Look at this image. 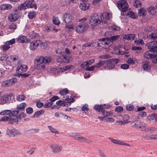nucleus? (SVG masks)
<instances>
[{
  "instance_id": "f257e3e1",
  "label": "nucleus",
  "mask_w": 157,
  "mask_h": 157,
  "mask_svg": "<svg viewBox=\"0 0 157 157\" xmlns=\"http://www.w3.org/2000/svg\"><path fill=\"white\" fill-rule=\"evenodd\" d=\"M34 8L35 10L37 9V6L35 3L34 0H29L21 4L17 7V9L19 10H24L27 8Z\"/></svg>"
},
{
  "instance_id": "f03ea898",
  "label": "nucleus",
  "mask_w": 157,
  "mask_h": 157,
  "mask_svg": "<svg viewBox=\"0 0 157 157\" xmlns=\"http://www.w3.org/2000/svg\"><path fill=\"white\" fill-rule=\"evenodd\" d=\"M35 63L37 69L39 70L44 69L46 67L43 56H38L35 60Z\"/></svg>"
},
{
  "instance_id": "7ed1b4c3",
  "label": "nucleus",
  "mask_w": 157,
  "mask_h": 157,
  "mask_svg": "<svg viewBox=\"0 0 157 157\" xmlns=\"http://www.w3.org/2000/svg\"><path fill=\"white\" fill-rule=\"evenodd\" d=\"M89 20V24L92 26H96L98 25V22H101V19L97 13H95L91 16L90 17Z\"/></svg>"
},
{
  "instance_id": "20e7f679",
  "label": "nucleus",
  "mask_w": 157,
  "mask_h": 157,
  "mask_svg": "<svg viewBox=\"0 0 157 157\" xmlns=\"http://www.w3.org/2000/svg\"><path fill=\"white\" fill-rule=\"evenodd\" d=\"M117 6L122 12H126L128 8L127 2L124 0L119 1L117 3Z\"/></svg>"
},
{
  "instance_id": "39448f33",
  "label": "nucleus",
  "mask_w": 157,
  "mask_h": 157,
  "mask_svg": "<svg viewBox=\"0 0 157 157\" xmlns=\"http://www.w3.org/2000/svg\"><path fill=\"white\" fill-rule=\"evenodd\" d=\"M150 52L147 51L145 52L143 55L144 58L146 59H151L153 63H157V55L155 54H151Z\"/></svg>"
},
{
  "instance_id": "423d86ee",
  "label": "nucleus",
  "mask_w": 157,
  "mask_h": 157,
  "mask_svg": "<svg viewBox=\"0 0 157 157\" xmlns=\"http://www.w3.org/2000/svg\"><path fill=\"white\" fill-rule=\"evenodd\" d=\"M119 61L118 59H111L105 61L107 67L109 69H111L115 68V64H117Z\"/></svg>"
},
{
  "instance_id": "0eeeda50",
  "label": "nucleus",
  "mask_w": 157,
  "mask_h": 157,
  "mask_svg": "<svg viewBox=\"0 0 157 157\" xmlns=\"http://www.w3.org/2000/svg\"><path fill=\"white\" fill-rule=\"evenodd\" d=\"M43 44L42 41L40 40H34L30 43L29 48L31 50L34 51L40 45Z\"/></svg>"
},
{
  "instance_id": "6e6552de",
  "label": "nucleus",
  "mask_w": 157,
  "mask_h": 157,
  "mask_svg": "<svg viewBox=\"0 0 157 157\" xmlns=\"http://www.w3.org/2000/svg\"><path fill=\"white\" fill-rule=\"evenodd\" d=\"M88 28V25L85 24L84 22H80L77 25L76 29V31L78 33H82L85 31Z\"/></svg>"
},
{
  "instance_id": "1a4fd4ad",
  "label": "nucleus",
  "mask_w": 157,
  "mask_h": 157,
  "mask_svg": "<svg viewBox=\"0 0 157 157\" xmlns=\"http://www.w3.org/2000/svg\"><path fill=\"white\" fill-rule=\"evenodd\" d=\"M146 46L148 49L150 50L151 52H152L154 53L157 55V42H151L147 44Z\"/></svg>"
},
{
  "instance_id": "9d476101",
  "label": "nucleus",
  "mask_w": 157,
  "mask_h": 157,
  "mask_svg": "<svg viewBox=\"0 0 157 157\" xmlns=\"http://www.w3.org/2000/svg\"><path fill=\"white\" fill-rule=\"evenodd\" d=\"M17 80L16 78H13L11 79L5 80L2 82V86L4 87L11 86L16 82Z\"/></svg>"
},
{
  "instance_id": "9b49d317",
  "label": "nucleus",
  "mask_w": 157,
  "mask_h": 157,
  "mask_svg": "<svg viewBox=\"0 0 157 157\" xmlns=\"http://www.w3.org/2000/svg\"><path fill=\"white\" fill-rule=\"evenodd\" d=\"M11 96L9 94L0 95V104H4L11 100Z\"/></svg>"
},
{
  "instance_id": "f8f14e48",
  "label": "nucleus",
  "mask_w": 157,
  "mask_h": 157,
  "mask_svg": "<svg viewBox=\"0 0 157 157\" xmlns=\"http://www.w3.org/2000/svg\"><path fill=\"white\" fill-rule=\"evenodd\" d=\"M139 118L137 117L135 118H133L131 121V124L133 123L134 125H132L133 127H136L137 128H141L142 127L141 122L139 121Z\"/></svg>"
},
{
  "instance_id": "ddd939ff",
  "label": "nucleus",
  "mask_w": 157,
  "mask_h": 157,
  "mask_svg": "<svg viewBox=\"0 0 157 157\" xmlns=\"http://www.w3.org/2000/svg\"><path fill=\"white\" fill-rule=\"evenodd\" d=\"M74 18L72 15L70 14L66 13L63 17V21L66 24L70 23Z\"/></svg>"
},
{
  "instance_id": "4468645a",
  "label": "nucleus",
  "mask_w": 157,
  "mask_h": 157,
  "mask_svg": "<svg viewBox=\"0 0 157 157\" xmlns=\"http://www.w3.org/2000/svg\"><path fill=\"white\" fill-rule=\"evenodd\" d=\"M28 69V67L25 65H21L18 67L16 70L17 73L20 75L24 72H25Z\"/></svg>"
},
{
  "instance_id": "2eb2a0df",
  "label": "nucleus",
  "mask_w": 157,
  "mask_h": 157,
  "mask_svg": "<svg viewBox=\"0 0 157 157\" xmlns=\"http://www.w3.org/2000/svg\"><path fill=\"white\" fill-rule=\"evenodd\" d=\"M52 151L55 153H57L62 150V147L60 145H57L53 144L51 146Z\"/></svg>"
},
{
  "instance_id": "dca6fc26",
  "label": "nucleus",
  "mask_w": 157,
  "mask_h": 157,
  "mask_svg": "<svg viewBox=\"0 0 157 157\" xmlns=\"http://www.w3.org/2000/svg\"><path fill=\"white\" fill-rule=\"evenodd\" d=\"M75 140L80 142H85L87 143H89L90 142V141L89 140L86 139L78 133H77L76 135V137L75 138Z\"/></svg>"
},
{
  "instance_id": "f3484780",
  "label": "nucleus",
  "mask_w": 157,
  "mask_h": 157,
  "mask_svg": "<svg viewBox=\"0 0 157 157\" xmlns=\"http://www.w3.org/2000/svg\"><path fill=\"white\" fill-rule=\"evenodd\" d=\"M7 134L9 135H15L18 133V131L14 128L11 127L8 128L6 131Z\"/></svg>"
},
{
  "instance_id": "a211bd4d",
  "label": "nucleus",
  "mask_w": 157,
  "mask_h": 157,
  "mask_svg": "<svg viewBox=\"0 0 157 157\" xmlns=\"http://www.w3.org/2000/svg\"><path fill=\"white\" fill-rule=\"evenodd\" d=\"M58 62L60 63H68L69 62V58L65 55H62L59 57L57 59Z\"/></svg>"
},
{
  "instance_id": "6ab92c4d",
  "label": "nucleus",
  "mask_w": 157,
  "mask_h": 157,
  "mask_svg": "<svg viewBox=\"0 0 157 157\" xmlns=\"http://www.w3.org/2000/svg\"><path fill=\"white\" fill-rule=\"evenodd\" d=\"M18 16L16 13H11L8 16L9 21L11 22H14L18 19Z\"/></svg>"
},
{
  "instance_id": "aec40b11",
  "label": "nucleus",
  "mask_w": 157,
  "mask_h": 157,
  "mask_svg": "<svg viewBox=\"0 0 157 157\" xmlns=\"http://www.w3.org/2000/svg\"><path fill=\"white\" fill-rule=\"evenodd\" d=\"M119 38V35L113 36L109 37H107L108 40L107 41L109 43V46L112 44L113 42L118 40Z\"/></svg>"
},
{
  "instance_id": "412c9836",
  "label": "nucleus",
  "mask_w": 157,
  "mask_h": 157,
  "mask_svg": "<svg viewBox=\"0 0 157 157\" xmlns=\"http://www.w3.org/2000/svg\"><path fill=\"white\" fill-rule=\"evenodd\" d=\"M108 39L107 37L105 38H103L101 39H99V41L100 43H98V46H100V44H104L105 45H106L107 46H109V42H107Z\"/></svg>"
},
{
  "instance_id": "4be33fe9",
  "label": "nucleus",
  "mask_w": 157,
  "mask_h": 157,
  "mask_svg": "<svg viewBox=\"0 0 157 157\" xmlns=\"http://www.w3.org/2000/svg\"><path fill=\"white\" fill-rule=\"evenodd\" d=\"M101 19V21H103L104 20H109L110 19L109 14L106 12L103 13L100 15L99 18Z\"/></svg>"
},
{
  "instance_id": "5701e85b",
  "label": "nucleus",
  "mask_w": 157,
  "mask_h": 157,
  "mask_svg": "<svg viewBox=\"0 0 157 157\" xmlns=\"http://www.w3.org/2000/svg\"><path fill=\"white\" fill-rule=\"evenodd\" d=\"M157 9L155 6L149 7L147 8V10L148 13L151 15H154L156 13V10Z\"/></svg>"
},
{
  "instance_id": "b1692460",
  "label": "nucleus",
  "mask_w": 157,
  "mask_h": 157,
  "mask_svg": "<svg viewBox=\"0 0 157 157\" xmlns=\"http://www.w3.org/2000/svg\"><path fill=\"white\" fill-rule=\"evenodd\" d=\"M26 105L25 102H22L17 106V109L19 110V112H20L24 111L26 107Z\"/></svg>"
},
{
  "instance_id": "393cba45",
  "label": "nucleus",
  "mask_w": 157,
  "mask_h": 157,
  "mask_svg": "<svg viewBox=\"0 0 157 157\" xmlns=\"http://www.w3.org/2000/svg\"><path fill=\"white\" fill-rule=\"evenodd\" d=\"M102 113V115L104 116V117H107L109 116L112 117V112L111 111H105V109H103L101 111Z\"/></svg>"
},
{
  "instance_id": "a878e982",
  "label": "nucleus",
  "mask_w": 157,
  "mask_h": 157,
  "mask_svg": "<svg viewBox=\"0 0 157 157\" xmlns=\"http://www.w3.org/2000/svg\"><path fill=\"white\" fill-rule=\"evenodd\" d=\"M146 10L143 8H141L138 11V15L139 16L144 17L146 15Z\"/></svg>"
},
{
  "instance_id": "bb28decb",
  "label": "nucleus",
  "mask_w": 157,
  "mask_h": 157,
  "mask_svg": "<svg viewBox=\"0 0 157 157\" xmlns=\"http://www.w3.org/2000/svg\"><path fill=\"white\" fill-rule=\"evenodd\" d=\"M89 5L88 3H83L80 4L79 8L81 10H85L89 8Z\"/></svg>"
},
{
  "instance_id": "cd10ccee",
  "label": "nucleus",
  "mask_w": 157,
  "mask_h": 157,
  "mask_svg": "<svg viewBox=\"0 0 157 157\" xmlns=\"http://www.w3.org/2000/svg\"><path fill=\"white\" fill-rule=\"evenodd\" d=\"M26 36H19L17 39V40L18 42L20 43H24L25 42V40H26Z\"/></svg>"
},
{
  "instance_id": "c85d7f7f",
  "label": "nucleus",
  "mask_w": 157,
  "mask_h": 157,
  "mask_svg": "<svg viewBox=\"0 0 157 157\" xmlns=\"http://www.w3.org/2000/svg\"><path fill=\"white\" fill-rule=\"evenodd\" d=\"M103 106L102 105L96 104L94 106V109L98 111V112H101L103 109Z\"/></svg>"
},
{
  "instance_id": "c756f323",
  "label": "nucleus",
  "mask_w": 157,
  "mask_h": 157,
  "mask_svg": "<svg viewBox=\"0 0 157 157\" xmlns=\"http://www.w3.org/2000/svg\"><path fill=\"white\" fill-rule=\"evenodd\" d=\"M36 12L34 11H33L29 12L28 16L29 19H33L36 17Z\"/></svg>"
},
{
  "instance_id": "7c9ffc66",
  "label": "nucleus",
  "mask_w": 157,
  "mask_h": 157,
  "mask_svg": "<svg viewBox=\"0 0 157 157\" xmlns=\"http://www.w3.org/2000/svg\"><path fill=\"white\" fill-rule=\"evenodd\" d=\"M11 6L9 4H4L1 5L0 6V9L1 10H5L10 9L11 8Z\"/></svg>"
},
{
  "instance_id": "2f4dec72",
  "label": "nucleus",
  "mask_w": 157,
  "mask_h": 157,
  "mask_svg": "<svg viewBox=\"0 0 157 157\" xmlns=\"http://www.w3.org/2000/svg\"><path fill=\"white\" fill-rule=\"evenodd\" d=\"M135 38V35L132 34H129L125 35L124 37V38L125 39L128 40H133Z\"/></svg>"
},
{
  "instance_id": "473e14b6",
  "label": "nucleus",
  "mask_w": 157,
  "mask_h": 157,
  "mask_svg": "<svg viewBox=\"0 0 157 157\" xmlns=\"http://www.w3.org/2000/svg\"><path fill=\"white\" fill-rule=\"evenodd\" d=\"M142 67L144 70L147 71H150L151 70V66L148 63H144Z\"/></svg>"
},
{
  "instance_id": "72a5a7b5",
  "label": "nucleus",
  "mask_w": 157,
  "mask_h": 157,
  "mask_svg": "<svg viewBox=\"0 0 157 157\" xmlns=\"http://www.w3.org/2000/svg\"><path fill=\"white\" fill-rule=\"evenodd\" d=\"M105 63V61L103 60H100L94 66L95 67L98 68L103 66Z\"/></svg>"
},
{
  "instance_id": "f704fd0d",
  "label": "nucleus",
  "mask_w": 157,
  "mask_h": 157,
  "mask_svg": "<svg viewBox=\"0 0 157 157\" xmlns=\"http://www.w3.org/2000/svg\"><path fill=\"white\" fill-rule=\"evenodd\" d=\"M74 25L73 24L69 25L66 24L65 25L66 30L67 31H70L73 29L74 28Z\"/></svg>"
},
{
  "instance_id": "c9c22d12",
  "label": "nucleus",
  "mask_w": 157,
  "mask_h": 157,
  "mask_svg": "<svg viewBox=\"0 0 157 157\" xmlns=\"http://www.w3.org/2000/svg\"><path fill=\"white\" fill-rule=\"evenodd\" d=\"M157 114L156 113H153L147 117V119L149 121H152L155 119L156 120Z\"/></svg>"
},
{
  "instance_id": "e433bc0d",
  "label": "nucleus",
  "mask_w": 157,
  "mask_h": 157,
  "mask_svg": "<svg viewBox=\"0 0 157 157\" xmlns=\"http://www.w3.org/2000/svg\"><path fill=\"white\" fill-rule=\"evenodd\" d=\"M149 37L153 40L157 41V33H152L149 35Z\"/></svg>"
},
{
  "instance_id": "4c0bfd02",
  "label": "nucleus",
  "mask_w": 157,
  "mask_h": 157,
  "mask_svg": "<svg viewBox=\"0 0 157 157\" xmlns=\"http://www.w3.org/2000/svg\"><path fill=\"white\" fill-rule=\"evenodd\" d=\"M8 57V56L6 53H0V60H6Z\"/></svg>"
},
{
  "instance_id": "58836bf2",
  "label": "nucleus",
  "mask_w": 157,
  "mask_h": 157,
  "mask_svg": "<svg viewBox=\"0 0 157 157\" xmlns=\"http://www.w3.org/2000/svg\"><path fill=\"white\" fill-rule=\"evenodd\" d=\"M56 104L58 105L64 107L67 104V102L63 101H62L61 100H59L56 101Z\"/></svg>"
},
{
  "instance_id": "ea45409f",
  "label": "nucleus",
  "mask_w": 157,
  "mask_h": 157,
  "mask_svg": "<svg viewBox=\"0 0 157 157\" xmlns=\"http://www.w3.org/2000/svg\"><path fill=\"white\" fill-rule=\"evenodd\" d=\"M69 90L67 88H65L59 91V94L61 95L64 96L68 94Z\"/></svg>"
},
{
  "instance_id": "a19ab883",
  "label": "nucleus",
  "mask_w": 157,
  "mask_h": 157,
  "mask_svg": "<svg viewBox=\"0 0 157 157\" xmlns=\"http://www.w3.org/2000/svg\"><path fill=\"white\" fill-rule=\"evenodd\" d=\"M11 113V110H6L3 111L0 113V114L2 115H9L10 116Z\"/></svg>"
},
{
  "instance_id": "79ce46f5",
  "label": "nucleus",
  "mask_w": 157,
  "mask_h": 157,
  "mask_svg": "<svg viewBox=\"0 0 157 157\" xmlns=\"http://www.w3.org/2000/svg\"><path fill=\"white\" fill-rule=\"evenodd\" d=\"M44 112V110L43 109H41L39 111H37L35 112L33 116V117H35V116L37 117L38 116L40 115H42L43 114Z\"/></svg>"
},
{
  "instance_id": "37998d69",
  "label": "nucleus",
  "mask_w": 157,
  "mask_h": 157,
  "mask_svg": "<svg viewBox=\"0 0 157 157\" xmlns=\"http://www.w3.org/2000/svg\"><path fill=\"white\" fill-rule=\"evenodd\" d=\"M128 15H129L130 17L136 19L137 18V16L136 15L135 13L132 11H129L128 13Z\"/></svg>"
},
{
  "instance_id": "c03bdc74",
  "label": "nucleus",
  "mask_w": 157,
  "mask_h": 157,
  "mask_svg": "<svg viewBox=\"0 0 157 157\" xmlns=\"http://www.w3.org/2000/svg\"><path fill=\"white\" fill-rule=\"evenodd\" d=\"M10 46L6 44V42L5 44L2 47V49L4 52H6L10 48Z\"/></svg>"
},
{
  "instance_id": "a18cd8bd",
  "label": "nucleus",
  "mask_w": 157,
  "mask_h": 157,
  "mask_svg": "<svg viewBox=\"0 0 157 157\" xmlns=\"http://www.w3.org/2000/svg\"><path fill=\"white\" fill-rule=\"evenodd\" d=\"M136 58H129L127 61V63L130 64H134L135 63Z\"/></svg>"
},
{
  "instance_id": "49530a36",
  "label": "nucleus",
  "mask_w": 157,
  "mask_h": 157,
  "mask_svg": "<svg viewBox=\"0 0 157 157\" xmlns=\"http://www.w3.org/2000/svg\"><path fill=\"white\" fill-rule=\"evenodd\" d=\"M141 2L138 0H135L134 2V5L136 7H140L141 6Z\"/></svg>"
},
{
  "instance_id": "de8ad7c7",
  "label": "nucleus",
  "mask_w": 157,
  "mask_h": 157,
  "mask_svg": "<svg viewBox=\"0 0 157 157\" xmlns=\"http://www.w3.org/2000/svg\"><path fill=\"white\" fill-rule=\"evenodd\" d=\"M19 113V110H17H17L13 111L12 112L11 111L10 117H14L15 116L17 115V114Z\"/></svg>"
},
{
  "instance_id": "09e8293b",
  "label": "nucleus",
  "mask_w": 157,
  "mask_h": 157,
  "mask_svg": "<svg viewBox=\"0 0 157 157\" xmlns=\"http://www.w3.org/2000/svg\"><path fill=\"white\" fill-rule=\"evenodd\" d=\"M11 120V118L8 117L4 116L0 118V121H6L8 120L10 121Z\"/></svg>"
},
{
  "instance_id": "8fccbe9b",
  "label": "nucleus",
  "mask_w": 157,
  "mask_h": 157,
  "mask_svg": "<svg viewBox=\"0 0 157 157\" xmlns=\"http://www.w3.org/2000/svg\"><path fill=\"white\" fill-rule=\"evenodd\" d=\"M134 108L133 105L128 104L126 106V109L127 110L130 111L133 109Z\"/></svg>"
},
{
  "instance_id": "3c124183",
  "label": "nucleus",
  "mask_w": 157,
  "mask_h": 157,
  "mask_svg": "<svg viewBox=\"0 0 157 157\" xmlns=\"http://www.w3.org/2000/svg\"><path fill=\"white\" fill-rule=\"evenodd\" d=\"M88 110V105L86 104L84 105L81 108V110L85 112H87Z\"/></svg>"
},
{
  "instance_id": "603ef678",
  "label": "nucleus",
  "mask_w": 157,
  "mask_h": 157,
  "mask_svg": "<svg viewBox=\"0 0 157 157\" xmlns=\"http://www.w3.org/2000/svg\"><path fill=\"white\" fill-rule=\"evenodd\" d=\"M156 134L150 135L147 136H146L147 139L151 140L156 139Z\"/></svg>"
},
{
  "instance_id": "864d4df0",
  "label": "nucleus",
  "mask_w": 157,
  "mask_h": 157,
  "mask_svg": "<svg viewBox=\"0 0 157 157\" xmlns=\"http://www.w3.org/2000/svg\"><path fill=\"white\" fill-rule=\"evenodd\" d=\"M49 130L53 133H56L58 132V130L56 128H52L51 126H48Z\"/></svg>"
},
{
  "instance_id": "5fc2aeb1",
  "label": "nucleus",
  "mask_w": 157,
  "mask_h": 157,
  "mask_svg": "<svg viewBox=\"0 0 157 157\" xmlns=\"http://www.w3.org/2000/svg\"><path fill=\"white\" fill-rule=\"evenodd\" d=\"M59 99V98L57 96H54L52 97H51L49 100L50 102L52 103L55 101L56 100Z\"/></svg>"
},
{
  "instance_id": "6e6d98bb",
  "label": "nucleus",
  "mask_w": 157,
  "mask_h": 157,
  "mask_svg": "<svg viewBox=\"0 0 157 157\" xmlns=\"http://www.w3.org/2000/svg\"><path fill=\"white\" fill-rule=\"evenodd\" d=\"M26 113L29 114H30L33 112V109L31 107H29L27 108L26 110Z\"/></svg>"
},
{
  "instance_id": "4d7b16f0",
  "label": "nucleus",
  "mask_w": 157,
  "mask_h": 157,
  "mask_svg": "<svg viewBox=\"0 0 157 157\" xmlns=\"http://www.w3.org/2000/svg\"><path fill=\"white\" fill-rule=\"evenodd\" d=\"M25 98V96L23 95H19L17 98V100L18 101H21L24 100Z\"/></svg>"
},
{
  "instance_id": "13d9d810",
  "label": "nucleus",
  "mask_w": 157,
  "mask_h": 157,
  "mask_svg": "<svg viewBox=\"0 0 157 157\" xmlns=\"http://www.w3.org/2000/svg\"><path fill=\"white\" fill-rule=\"evenodd\" d=\"M123 109L121 106H117L115 109V111L116 112L120 113L123 111Z\"/></svg>"
},
{
  "instance_id": "bf43d9fd",
  "label": "nucleus",
  "mask_w": 157,
  "mask_h": 157,
  "mask_svg": "<svg viewBox=\"0 0 157 157\" xmlns=\"http://www.w3.org/2000/svg\"><path fill=\"white\" fill-rule=\"evenodd\" d=\"M44 61L45 63H48L51 61L50 57L49 56H46L44 58Z\"/></svg>"
},
{
  "instance_id": "052dcab7",
  "label": "nucleus",
  "mask_w": 157,
  "mask_h": 157,
  "mask_svg": "<svg viewBox=\"0 0 157 157\" xmlns=\"http://www.w3.org/2000/svg\"><path fill=\"white\" fill-rule=\"evenodd\" d=\"M53 103L51 102L50 101L45 103L44 105V107L45 108H48L50 107L52 105Z\"/></svg>"
},
{
  "instance_id": "680f3d73",
  "label": "nucleus",
  "mask_w": 157,
  "mask_h": 157,
  "mask_svg": "<svg viewBox=\"0 0 157 157\" xmlns=\"http://www.w3.org/2000/svg\"><path fill=\"white\" fill-rule=\"evenodd\" d=\"M129 67V66L127 64H124L121 65V68L123 69H128Z\"/></svg>"
},
{
  "instance_id": "e2e57ef3",
  "label": "nucleus",
  "mask_w": 157,
  "mask_h": 157,
  "mask_svg": "<svg viewBox=\"0 0 157 157\" xmlns=\"http://www.w3.org/2000/svg\"><path fill=\"white\" fill-rule=\"evenodd\" d=\"M112 28L113 30L115 32L119 31L120 29V28L119 27L115 25H113Z\"/></svg>"
},
{
  "instance_id": "0e129e2a",
  "label": "nucleus",
  "mask_w": 157,
  "mask_h": 157,
  "mask_svg": "<svg viewBox=\"0 0 157 157\" xmlns=\"http://www.w3.org/2000/svg\"><path fill=\"white\" fill-rule=\"evenodd\" d=\"M38 35V34L37 33L33 32L30 35L29 37L31 39L35 38Z\"/></svg>"
},
{
  "instance_id": "69168bd1",
  "label": "nucleus",
  "mask_w": 157,
  "mask_h": 157,
  "mask_svg": "<svg viewBox=\"0 0 157 157\" xmlns=\"http://www.w3.org/2000/svg\"><path fill=\"white\" fill-rule=\"evenodd\" d=\"M17 25L14 23H13L11 25H9V28L10 29H12L14 30L17 28Z\"/></svg>"
},
{
  "instance_id": "338daca9",
  "label": "nucleus",
  "mask_w": 157,
  "mask_h": 157,
  "mask_svg": "<svg viewBox=\"0 0 157 157\" xmlns=\"http://www.w3.org/2000/svg\"><path fill=\"white\" fill-rule=\"evenodd\" d=\"M110 57V55H105L102 56H99V58L101 59H108Z\"/></svg>"
},
{
  "instance_id": "774afa93",
  "label": "nucleus",
  "mask_w": 157,
  "mask_h": 157,
  "mask_svg": "<svg viewBox=\"0 0 157 157\" xmlns=\"http://www.w3.org/2000/svg\"><path fill=\"white\" fill-rule=\"evenodd\" d=\"M95 68L94 66L93 65L91 67H88L85 68V70L86 71H93Z\"/></svg>"
}]
</instances>
